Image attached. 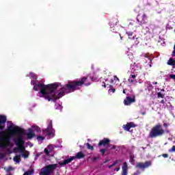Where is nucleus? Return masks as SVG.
<instances>
[{
    "label": "nucleus",
    "mask_w": 175,
    "mask_h": 175,
    "mask_svg": "<svg viewBox=\"0 0 175 175\" xmlns=\"http://www.w3.org/2000/svg\"><path fill=\"white\" fill-rule=\"evenodd\" d=\"M129 81L130 83H133L135 81H134L133 79H129Z\"/></svg>",
    "instance_id": "obj_43"
},
{
    "label": "nucleus",
    "mask_w": 175,
    "mask_h": 175,
    "mask_svg": "<svg viewBox=\"0 0 175 175\" xmlns=\"http://www.w3.org/2000/svg\"><path fill=\"white\" fill-rule=\"evenodd\" d=\"M37 140H42V141H43V140H44V137H43L42 135H38L37 137Z\"/></svg>",
    "instance_id": "obj_28"
},
{
    "label": "nucleus",
    "mask_w": 175,
    "mask_h": 175,
    "mask_svg": "<svg viewBox=\"0 0 175 175\" xmlns=\"http://www.w3.org/2000/svg\"><path fill=\"white\" fill-rule=\"evenodd\" d=\"M58 107H59V109H61L62 107H61V105H58Z\"/></svg>",
    "instance_id": "obj_54"
},
{
    "label": "nucleus",
    "mask_w": 175,
    "mask_h": 175,
    "mask_svg": "<svg viewBox=\"0 0 175 175\" xmlns=\"http://www.w3.org/2000/svg\"><path fill=\"white\" fill-rule=\"evenodd\" d=\"M120 167H116V169H115V170H116V172H120Z\"/></svg>",
    "instance_id": "obj_41"
},
{
    "label": "nucleus",
    "mask_w": 175,
    "mask_h": 175,
    "mask_svg": "<svg viewBox=\"0 0 175 175\" xmlns=\"http://www.w3.org/2000/svg\"><path fill=\"white\" fill-rule=\"evenodd\" d=\"M24 129H21L19 126H15L12 130V133L13 135H18V138L16 139H14V142L17 146V147L14 148V152H17V150L21 152V154H23V152H25V148L24 146V140H23V136L24 135Z\"/></svg>",
    "instance_id": "obj_2"
},
{
    "label": "nucleus",
    "mask_w": 175,
    "mask_h": 175,
    "mask_svg": "<svg viewBox=\"0 0 175 175\" xmlns=\"http://www.w3.org/2000/svg\"><path fill=\"white\" fill-rule=\"evenodd\" d=\"M118 36H120L121 40H122V37L121 36V34H120L119 33H118Z\"/></svg>",
    "instance_id": "obj_46"
},
{
    "label": "nucleus",
    "mask_w": 175,
    "mask_h": 175,
    "mask_svg": "<svg viewBox=\"0 0 175 175\" xmlns=\"http://www.w3.org/2000/svg\"><path fill=\"white\" fill-rule=\"evenodd\" d=\"M112 92H116V89H111Z\"/></svg>",
    "instance_id": "obj_49"
},
{
    "label": "nucleus",
    "mask_w": 175,
    "mask_h": 175,
    "mask_svg": "<svg viewBox=\"0 0 175 175\" xmlns=\"http://www.w3.org/2000/svg\"><path fill=\"white\" fill-rule=\"evenodd\" d=\"M141 114L142 116H146V112H142Z\"/></svg>",
    "instance_id": "obj_47"
},
{
    "label": "nucleus",
    "mask_w": 175,
    "mask_h": 175,
    "mask_svg": "<svg viewBox=\"0 0 175 175\" xmlns=\"http://www.w3.org/2000/svg\"><path fill=\"white\" fill-rule=\"evenodd\" d=\"M110 143V139L109 138H103V140H100L98 142V147H100L103 146L104 147H106V146H109V144Z\"/></svg>",
    "instance_id": "obj_10"
},
{
    "label": "nucleus",
    "mask_w": 175,
    "mask_h": 175,
    "mask_svg": "<svg viewBox=\"0 0 175 175\" xmlns=\"http://www.w3.org/2000/svg\"><path fill=\"white\" fill-rule=\"evenodd\" d=\"M165 135V130L162 129L161 124H156L154 126L149 133V137L154 139L155 137H159Z\"/></svg>",
    "instance_id": "obj_4"
},
{
    "label": "nucleus",
    "mask_w": 175,
    "mask_h": 175,
    "mask_svg": "<svg viewBox=\"0 0 175 175\" xmlns=\"http://www.w3.org/2000/svg\"><path fill=\"white\" fill-rule=\"evenodd\" d=\"M107 147H108V150H116V148H117L116 145H112V144H109Z\"/></svg>",
    "instance_id": "obj_23"
},
{
    "label": "nucleus",
    "mask_w": 175,
    "mask_h": 175,
    "mask_svg": "<svg viewBox=\"0 0 175 175\" xmlns=\"http://www.w3.org/2000/svg\"><path fill=\"white\" fill-rule=\"evenodd\" d=\"M131 79H133V80H135L136 79V75H131Z\"/></svg>",
    "instance_id": "obj_36"
},
{
    "label": "nucleus",
    "mask_w": 175,
    "mask_h": 175,
    "mask_svg": "<svg viewBox=\"0 0 175 175\" xmlns=\"http://www.w3.org/2000/svg\"><path fill=\"white\" fill-rule=\"evenodd\" d=\"M160 103H162L163 105L165 103V100H161V101H160Z\"/></svg>",
    "instance_id": "obj_44"
},
{
    "label": "nucleus",
    "mask_w": 175,
    "mask_h": 175,
    "mask_svg": "<svg viewBox=\"0 0 175 175\" xmlns=\"http://www.w3.org/2000/svg\"><path fill=\"white\" fill-rule=\"evenodd\" d=\"M0 155H1L2 158H3V157H5V156L3 155V154H1Z\"/></svg>",
    "instance_id": "obj_53"
},
{
    "label": "nucleus",
    "mask_w": 175,
    "mask_h": 175,
    "mask_svg": "<svg viewBox=\"0 0 175 175\" xmlns=\"http://www.w3.org/2000/svg\"><path fill=\"white\" fill-rule=\"evenodd\" d=\"M126 33L129 36H132V35H133V32H126Z\"/></svg>",
    "instance_id": "obj_37"
},
{
    "label": "nucleus",
    "mask_w": 175,
    "mask_h": 175,
    "mask_svg": "<svg viewBox=\"0 0 175 175\" xmlns=\"http://www.w3.org/2000/svg\"><path fill=\"white\" fill-rule=\"evenodd\" d=\"M123 94H126V92L125 91V89L123 90Z\"/></svg>",
    "instance_id": "obj_52"
},
{
    "label": "nucleus",
    "mask_w": 175,
    "mask_h": 175,
    "mask_svg": "<svg viewBox=\"0 0 175 175\" xmlns=\"http://www.w3.org/2000/svg\"><path fill=\"white\" fill-rule=\"evenodd\" d=\"M109 159H107V160L103 161V163H107V162H109Z\"/></svg>",
    "instance_id": "obj_45"
},
{
    "label": "nucleus",
    "mask_w": 175,
    "mask_h": 175,
    "mask_svg": "<svg viewBox=\"0 0 175 175\" xmlns=\"http://www.w3.org/2000/svg\"><path fill=\"white\" fill-rule=\"evenodd\" d=\"M91 85V82L88 81V77H83L79 81H69L68 83L64 85L63 88L57 93V88L59 86L58 83H52L44 85V83H38L37 88H40V98H44L49 102H57V99H60L65 95V92L67 94H70V92H75L79 90V87L81 85Z\"/></svg>",
    "instance_id": "obj_1"
},
{
    "label": "nucleus",
    "mask_w": 175,
    "mask_h": 175,
    "mask_svg": "<svg viewBox=\"0 0 175 175\" xmlns=\"http://www.w3.org/2000/svg\"><path fill=\"white\" fill-rule=\"evenodd\" d=\"M113 79H114L115 81H120V79H118L116 75L113 76Z\"/></svg>",
    "instance_id": "obj_32"
},
{
    "label": "nucleus",
    "mask_w": 175,
    "mask_h": 175,
    "mask_svg": "<svg viewBox=\"0 0 175 175\" xmlns=\"http://www.w3.org/2000/svg\"><path fill=\"white\" fill-rule=\"evenodd\" d=\"M52 151H53V149H51L50 146H49L48 148H44V152L46 154V155H47V157L50 156V152H52Z\"/></svg>",
    "instance_id": "obj_17"
},
{
    "label": "nucleus",
    "mask_w": 175,
    "mask_h": 175,
    "mask_svg": "<svg viewBox=\"0 0 175 175\" xmlns=\"http://www.w3.org/2000/svg\"><path fill=\"white\" fill-rule=\"evenodd\" d=\"M57 169V164H49L41 169V175H50Z\"/></svg>",
    "instance_id": "obj_5"
},
{
    "label": "nucleus",
    "mask_w": 175,
    "mask_h": 175,
    "mask_svg": "<svg viewBox=\"0 0 175 175\" xmlns=\"http://www.w3.org/2000/svg\"><path fill=\"white\" fill-rule=\"evenodd\" d=\"M13 170V168L12 167H9L7 170L8 172H12Z\"/></svg>",
    "instance_id": "obj_39"
},
{
    "label": "nucleus",
    "mask_w": 175,
    "mask_h": 175,
    "mask_svg": "<svg viewBox=\"0 0 175 175\" xmlns=\"http://www.w3.org/2000/svg\"><path fill=\"white\" fill-rule=\"evenodd\" d=\"M100 158V156H98V157H94L91 159L93 162H95V161H98V159H99Z\"/></svg>",
    "instance_id": "obj_26"
},
{
    "label": "nucleus",
    "mask_w": 175,
    "mask_h": 175,
    "mask_svg": "<svg viewBox=\"0 0 175 175\" xmlns=\"http://www.w3.org/2000/svg\"><path fill=\"white\" fill-rule=\"evenodd\" d=\"M133 175H140V171L137 170Z\"/></svg>",
    "instance_id": "obj_34"
},
{
    "label": "nucleus",
    "mask_w": 175,
    "mask_h": 175,
    "mask_svg": "<svg viewBox=\"0 0 175 175\" xmlns=\"http://www.w3.org/2000/svg\"><path fill=\"white\" fill-rule=\"evenodd\" d=\"M157 98H165V94H162V93H161V92H158L157 93Z\"/></svg>",
    "instance_id": "obj_25"
},
{
    "label": "nucleus",
    "mask_w": 175,
    "mask_h": 175,
    "mask_svg": "<svg viewBox=\"0 0 175 175\" xmlns=\"http://www.w3.org/2000/svg\"><path fill=\"white\" fill-rule=\"evenodd\" d=\"M170 79H172L175 81V75H170Z\"/></svg>",
    "instance_id": "obj_30"
},
{
    "label": "nucleus",
    "mask_w": 175,
    "mask_h": 175,
    "mask_svg": "<svg viewBox=\"0 0 175 175\" xmlns=\"http://www.w3.org/2000/svg\"><path fill=\"white\" fill-rule=\"evenodd\" d=\"M33 129H34V131H36V132H42V130L40 129V127L38 126H32Z\"/></svg>",
    "instance_id": "obj_21"
},
{
    "label": "nucleus",
    "mask_w": 175,
    "mask_h": 175,
    "mask_svg": "<svg viewBox=\"0 0 175 175\" xmlns=\"http://www.w3.org/2000/svg\"><path fill=\"white\" fill-rule=\"evenodd\" d=\"M86 146H87L88 150H91V151H94V146H91V144H90V143H87Z\"/></svg>",
    "instance_id": "obj_22"
},
{
    "label": "nucleus",
    "mask_w": 175,
    "mask_h": 175,
    "mask_svg": "<svg viewBox=\"0 0 175 175\" xmlns=\"http://www.w3.org/2000/svg\"><path fill=\"white\" fill-rule=\"evenodd\" d=\"M130 161L131 163H133L135 162V157H133V155H130Z\"/></svg>",
    "instance_id": "obj_27"
},
{
    "label": "nucleus",
    "mask_w": 175,
    "mask_h": 175,
    "mask_svg": "<svg viewBox=\"0 0 175 175\" xmlns=\"http://www.w3.org/2000/svg\"><path fill=\"white\" fill-rule=\"evenodd\" d=\"M136 126H137V125H136L133 122H127L126 124L123 125V129L129 132L131 128H136Z\"/></svg>",
    "instance_id": "obj_8"
},
{
    "label": "nucleus",
    "mask_w": 175,
    "mask_h": 175,
    "mask_svg": "<svg viewBox=\"0 0 175 175\" xmlns=\"http://www.w3.org/2000/svg\"><path fill=\"white\" fill-rule=\"evenodd\" d=\"M73 160H75V157H70L68 159H64L63 162L59 163V164L61 166H64L65 165H68V163H70V162H72V161H73Z\"/></svg>",
    "instance_id": "obj_12"
},
{
    "label": "nucleus",
    "mask_w": 175,
    "mask_h": 175,
    "mask_svg": "<svg viewBox=\"0 0 175 175\" xmlns=\"http://www.w3.org/2000/svg\"><path fill=\"white\" fill-rule=\"evenodd\" d=\"M48 126H53V120H50Z\"/></svg>",
    "instance_id": "obj_35"
},
{
    "label": "nucleus",
    "mask_w": 175,
    "mask_h": 175,
    "mask_svg": "<svg viewBox=\"0 0 175 175\" xmlns=\"http://www.w3.org/2000/svg\"><path fill=\"white\" fill-rule=\"evenodd\" d=\"M139 38H136V40H135V44H137L139 43V41L137 40Z\"/></svg>",
    "instance_id": "obj_42"
},
{
    "label": "nucleus",
    "mask_w": 175,
    "mask_h": 175,
    "mask_svg": "<svg viewBox=\"0 0 175 175\" xmlns=\"http://www.w3.org/2000/svg\"><path fill=\"white\" fill-rule=\"evenodd\" d=\"M14 162H16V163H19L20 161H21V156L17 155L14 157Z\"/></svg>",
    "instance_id": "obj_19"
},
{
    "label": "nucleus",
    "mask_w": 175,
    "mask_h": 175,
    "mask_svg": "<svg viewBox=\"0 0 175 175\" xmlns=\"http://www.w3.org/2000/svg\"><path fill=\"white\" fill-rule=\"evenodd\" d=\"M167 65L170 66H174L175 65V60L173 58H170V59L167 62Z\"/></svg>",
    "instance_id": "obj_18"
},
{
    "label": "nucleus",
    "mask_w": 175,
    "mask_h": 175,
    "mask_svg": "<svg viewBox=\"0 0 175 175\" xmlns=\"http://www.w3.org/2000/svg\"><path fill=\"white\" fill-rule=\"evenodd\" d=\"M165 132H166V133H170V131L169 130H166Z\"/></svg>",
    "instance_id": "obj_51"
},
{
    "label": "nucleus",
    "mask_w": 175,
    "mask_h": 175,
    "mask_svg": "<svg viewBox=\"0 0 175 175\" xmlns=\"http://www.w3.org/2000/svg\"><path fill=\"white\" fill-rule=\"evenodd\" d=\"M137 21L139 23V25H142L143 24H147V15L146 14H144L142 15V19L140 20V15H138Z\"/></svg>",
    "instance_id": "obj_9"
},
{
    "label": "nucleus",
    "mask_w": 175,
    "mask_h": 175,
    "mask_svg": "<svg viewBox=\"0 0 175 175\" xmlns=\"http://www.w3.org/2000/svg\"><path fill=\"white\" fill-rule=\"evenodd\" d=\"M122 175H128V163L124 162L122 167Z\"/></svg>",
    "instance_id": "obj_13"
},
{
    "label": "nucleus",
    "mask_w": 175,
    "mask_h": 175,
    "mask_svg": "<svg viewBox=\"0 0 175 175\" xmlns=\"http://www.w3.org/2000/svg\"><path fill=\"white\" fill-rule=\"evenodd\" d=\"M100 152H101L102 155H105V152H106V149H100Z\"/></svg>",
    "instance_id": "obj_29"
},
{
    "label": "nucleus",
    "mask_w": 175,
    "mask_h": 175,
    "mask_svg": "<svg viewBox=\"0 0 175 175\" xmlns=\"http://www.w3.org/2000/svg\"><path fill=\"white\" fill-rule=\"evenodd\" d=\"M33 90H34V91H39V88L36 85L33 86Z\"/></svg>",
    "instance_id": "obj_31"
},
{
    "label": "nucleus",
    "mask_w": 175,
    "mask_h": 175,
    "mask_svg": "<svg viewBox=\"0 0 175 175\" xmlns=\"http://www.w3.org/2000/svg\"><path fill=\"white\" fill-rule=\"evenodd\" d=\"M136 102V97L133 96L131 98V96H126L124 100V106H131L132 103H135Z\"/></svg>",
    "instance_id": "obj_7"
},
{
    "label": "nucleus",
    "mask_w": 175,
    "mask_h": 175,
    "mask_svg": "<svg viewBox=\"0 0 175 175\" xmlns=\"http://www.w3.org/2000/svg\"><path fill=\"white\" fill-rule=\"evenodd\" d=\"M152 163L150 161H147L144 163L143 162H138L135 165V167L137 169H139L140 170H142V172H144L146 169H148V167H150L151 166Z\"/></svg>",
    "instance_id": "obj_6"
},
{
    "label": "nucleus",
    "mask_w": 175,
    "mask_h": 175,
    "mask_svg": "<svg viewBox=\"0 0 175 175\" xmlns=\"http://www.w3.org/2000/svg\"><path fill=\"white\" fill-rule=\"evenodd\" d=\"M54 129H53V126H48L46 129L43 130V133H46V136H51L53 135V131Z\"/></svg>",
    "instance_id": "obj_11"
},
{
    "label": "nucleus",
    "mask_w": 175,
    "mask_h": 175,
    "mask_svg": "<svg viewBox=\"0 0 175 175\" xmlns=\"http://www.w3.org/2000/svg\"><path fill=\"white\" fill-rule=\"evenodd\" d=\"M118 162H121V160L115 161L113 164L108 166L109 169H111V167H113V166H116V165H117V163H118Z\"/></svg>",
    "instance_id": "obj_20"
},
{
    "label": "nucleus",
    "mask_w": 175,
    "mask_h": 175,
    "mask_svg": "<svg viewBox=\"0 0 175 175\" xmlns=\"http://www.w3.org/2000/svg\"><path fill=\"white\" fill-rule=\"evenodd\" d=\"M152 84H153L154 85H155L158 84V82H153Z\"/></svg>",
    "instance_id": "obj_48"
},
{
    "label": "nucleus",
    "mask_w": 175,
    "mask_h": 175,
    "mask_svg": "<svg viewBox=\"0 0 175 175\" xmlns=\"http://www.w3.org/2000/svg\"><path fill=\"white\" fill-rule=\"evenodd\" d=\"M22 156L23 157V158H28V157H29V152L28 151H25V152H24Z\"/></svg>",
    "instance_id": "obj_24"
},
{
    "label": "nucleus",
    "mask_w": 175,
    "mask_h": 175,
    "mask_svg": "<svg viewBox=\"0 0 175 175\" xmlns=\"http://www.w3.org/2000/svg\"><path fill=\"white\" fill-rule=\"evenodd\" d=\"M169 126V124L167 123H164L163 124V127L164 128H167Z\"/></svg>",
    "instance_id": "obj_38"
},
{
    "label": "nucleus",
    "mask_w": 175,
    "mask_h": 175,
    "mask_svg": "<svg viewBox=\"0 0 175 175\" xmlns=\"http://www.w3.org/2000/svg\"><path fill=\"white\" fill-rule=\"evenodd\" d=\"M74 159H83V158H85V154L83 153V152H79L76 154L75 157H73Z\"/></svg>",
    "instance_id": "obj_15"
},
{
    "label": "nucleus",
    "mask_w": 175,
    "mask_h": 175,
    "mask_svg": "<svg viewBox=\"0 0 175 175\" xmlns=\"http://www.w3.org/2000/svg\"><path fill=\"white\" fill-rule=\"evenodd\" d=\"M109 26H110V28H113V31H114V28H116V27H117L116 19H111L109 22Z\"/></svg>",
    "instance_id": "obj_16"
},
{
    "label": "nucleus",
    "mask_w": 175,
    "mask_h": 175,
    "mask_svg": "<svg viewBox=\"0 0 175 175\" xmlns=\"http://www.w3.org/2000/svg\"><path fill=\"white\" fill-rule=\"evenodd\" d=\"M162 157H163V158H168L169 154H163Z\"/></svg>",
    "instance_id": "obj_33"
},
{
    "label": "nucleus",
    "mask_w": 175,
    "mask_h": 175,
    "mask_svg": "<svg viewBox=\"0 0 175 175\" xmlns=\"http://www.w3.org/2000/svg\"><path fill=\"white\" fill-rule=\"evenodd\" d=\"M103 87H104V88H106V84L103 83Z\"/></svg>",
    "instance_id": "obj_50"
},
{
    "label": "nucleus",
    "mask_w": 175,
    "mask_h": 175,
    "mask_svg": "<svg viewBox=\"0 0 175 175\" xmlns=\"http://www.w3.org/2000/svg\"><path fill=\"white\" fill-rule=\"evenodd\" d=\"M171 151L175 152V146H173L172 147Z\"/></svg>",
    "instance_id": "obj_40"
},
{
    "label": "nucleus",
    "mask_w": 175,
    "mask_h": 175,
    "mask_svg": "<svg viewBox=\"0 0 175 175\" xmlns=\"http://www.w3.org/2000/svg\"><path fill=\"white\" fill-rule=\"evenodd\" d=\"M27 139H29V140H31V139H32L33 137H35V134L32 129H28V133H27Z\"/></svg>",
    "instance_id": "obj_14"
},
{
    "label": "nucleus",
    "mask_w": 175,
    "mask_h": 175,
    "mask_svg": "<svg viewBox=\"0 0 175 175\" xmlns=\"http://www.w3.org/2000/svg\"><path fill=\"white\" fill-rule=\"evenodd\" d=\"M6 117L3 115H0V148H8L10 146V138L5 136V124H6Z\"/></svg>",
    "instance_id": "obj_3"
}]
</instances>
